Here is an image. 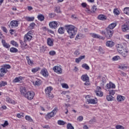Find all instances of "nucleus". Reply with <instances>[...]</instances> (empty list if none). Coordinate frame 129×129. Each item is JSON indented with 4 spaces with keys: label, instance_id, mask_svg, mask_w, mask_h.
Wrapping results in <instances>:
<instances>
[{
    "label": "nucleus",
    "instance_id": "nucleus-36",
    "mask_svg": "<svg viewBox=\"0 0 129 129\" xmlns=\"http://www.w3.org/2000/svg\"><path fill=\"white\" fill-rule=\"evenodd\" d=\"M82 67L83 68H84L86 70H89V69H90V68H89V66H88V65L86 63L83 64L82 66Z\"/></svg>",
    "mask_w": 129,
    "mask_h": 129
},
{
    "label": "nucleus",
    "instance_id": "nucleus-19",
    "mask_svg": "<svg viewBox=\"0 0 129 129\" xmlns=\"http://www.w3.org/2000/svg\"><path fill=\"white\" fill-rule=\"evenodd\" d=\"M106 88H107V89H109L110 88H115V85H114V84L110 82L109 84H107L106 85Z\"/></svg>",
    "mask_w": 129,
    "mask_h": 129
},
{
    "label": "nucleus",
    "instance_id": "nucleus-44",
    "mask_svg": "<svg viewBox=\"0 0 129 129\" xmlns=\"http://www.w3.org/2000/svg\"><path fill=\"white\" fill-rule=\"evenodd\" d=\"M2 126H3V127H6V126H8L9 125V122L8 121L6 120L4 124H1Z\"/></svg>",
    "mask_w": 129,
    "mask_h": 129
},
{
    "label": "nucleus",
    "instance_id": "nucleus-30",
    "mask_svg": "<svg viewBox=\"0 0 129 129\" xmlns=\"http://www.w3.org/2000/svg\"><path fill=\"white\" fill-rule=\"evenodd\" d=\"M125 99V98L122 96H117V101H123Z\"/></svg>",
    "mask_w": 129,
    "mask_h": 129
},
{
    "label": "nucleus",
    "instance_id": "nucleus-41",
    "mask_svg": "<svg viewBox=\"0 0 129 129\" xmlns=\"http://www.w3.org/2000/svg\"><path fill=\"white\" fill-rule=\"evenodd\" d=\"M11 44H12V45H13V46H15V47H19V44H18L17 42H16L14 40H12L11 41Z\"/></svg>",
    "mask_w": 129,
    "mask_h": 129
},
{
    "label": "nucleus",
    "instance_id": "nucleus-35",
    "mask_svg": "<svg viewBox=\"0 0 129 129\" xmlns=\"http://www.w3.org/2000/svg\"><path fill=\"white\" fill-rule=\"evenodd\" d=\"M123 56V57H126L127 56V51H122L121 52H119Z\"/></svg>",
    "mask_w": 129,
    "mask_h": 129
},
{
    "label": "nucleus",
    "instance_id": "nucleus-34",
    "mask_svg": "<svg viewBox=\"0 0 129 129\" xmlns=\"http://www.w3.org/2000/svg\"><path fill=\"white\" fill-rule=\"evenodd\" d=\"M58 32L59 34H64V33H65L64 31V27H60L58 30Z\"/></svg>",
    "mask_w": 129,
    "mask_h": 129
},
{
    "label": "nucleus",
    "instance_id": "nucleus-2",
    "mask_svg": "<svg viewBox=\"0 0 129 129\" xmlns=\"http://www.w3.org/2000/svg\"><path fill=\"white\" fill-rule=\"evenodd\" d=\"M58 109L57 107H55L54 109L50 113H48L47 115H45V118L48 120V119L53 117V116L57 113Z\"/></svg>",
    "mask_w": 129,
    "mask_h": 129
},
{
    "label": "nucleus",
    "instance_id": "nucleus-1",
    "mask_svg": "<svg viewBox=\"0 0 129 129\" xmlns=\"http://www.w3.org/2000/svg\"><path fill=\"white\" fill-rule=\"evenodd\" d=\"M67 33L71 39H73L77 33V28L72 25H67L64 26Z\"/></svg>",
    "mask_w": 129,
    "mask_h": 129
},
{
    "label": "nucleus",
    "instance_id": "nucleus-5",
    "mask_svg": "<svg viewBox=\"0 0 129 129\" xmlns=\"http://www.w3.org/2000/svg\"><path fill=\"white\" fill-rule=\"evenodd\" d=\"M52 90L53 88H52V87H47V88L45 89V93L48 95V97H53V94L51 93V91Z\"/></svg>",
    "mask_w": 129,
    "mask_h": 129
},
{
    "label": "nucleus",
    "instance_id": "nucleus-32",
    "mask_svg": "<svg viewBox=\"0 0 129 129\" xmlns=\"http://www.w3.org/2000/svg\"><path fill=\"white\" fill-rule=\"evenodd\" d=\"M10 52H11V53H17V52H18V51H19L18 50V49L15 48V47H11L10 49Z\"/></svg>",
    "mask_w": 129,
    "mask_h": 129
},
{
    "label": "nucleus",
    "instance_id": "nucleus-6",
    "mask_svg": "<svg viewBox=\"0 0 129 129\" xmlns=\"http://www.w3.org/2000/svg\"><path fill=\"white\" fill-rule=\"evenodd\" d=\"M32 31H29L24 36V43L27 42V41H31L32 40Z\"/></svg>",
    "mask_w": 129,
    "mask_h": 129
},
{
    "label": "nucleus",
    "instance_id": "nucleus-7",
    "mask_svg": "<svg viewBox=\"0 0 129 129\" xmlns=\"http://www.w3.org/2000/svg\"><path fill=\"white\" fill-rule=\"evenodd\" d=\"M95 92L97 96H100V97L103 96V92L101 91V88L100 87H97Z\"/></svg>",
    "mask_w": 129,
    "mask_h": 129
},
{
    "label": "nucleus",
    "instance_id": "nucleus-51",
    "mask_svg": "<svg viewBox=\"0 0 129 129\" xmlns=\"http://www.w3.org/2000/svg\"><path fill=\"white\" fill-rule=\"evenodd\" d=\"M97 10V8H96V6L95 5H93V7H92V11L93 13H95V11Z\"/></svg>",
    "mask_w": 129,
    "mask_h": 129
},
{
    "label": "nucleus",
    "instance_id": "nucleus-45",
    "mask_svg": "<svg viewBox=\"0 0 129 129\" xmlns=\"http://www.w3.org/2000/svg\"><path fill=\"white\" fill-rule=\"evenodd\" d=\"M49 54L50 55V56H54V55H56V51L51 50L49 52Z\"/></svg>",
    "mask_w": 129,
    "mask_h": 129
},
{
    "label": "nucleus",
    "instance_id": "nucleus-61",
    "mask_svg": "<svg viewBox=\"0 0 129 129\" xmlns=\"http://www.w3.org/2000/svg\"><path fill=\"white\" fill-rule=\"evenodd\" d=\"M2 29L4 32H5V33H8V30L7 29V28L3 27Z\"/></svg>",
    "mask_w": 129,
    "mask_h": 129
},
{
    "label": "nucleus",
    "instance_id": "nucleus-62",
    "mask_svg": "<svg viewBox=\"0 0 129 129\" xmlns=\"http://www.w3.org/2000/svg\"><path fill=\"white\" fill-rule=\"evenodd\" d=\"M20 43L22 47H23L24 46H25V44H26V43H25V42H23L22 40L20 41Z\"/></svg>",
    "mask_w": 129,
    "mask_h": 129
},
{
    "label": "nucleus",
    "instance_id": "nucleus-47",
    "mask_svg": "<svg viewBox=\"0 0 129 129\" xmlns=\"http://www.w3.org/2000/svg\"><path fill=\"white\" fill-rule=\"evenodd\" d=\"M113 13L114 15H116L117 16V15H119V11L117 9H114Z\"/></svg>",
    "mask_w": 129,
    "mask_h": 129
},
{
    "label": "nucleus",
    "instance_id": "nucleus-56",
    "mask_svg": "<svg viewBox=\"0 0 129 129\" xmlns=\"http://www.w3.org/2000/svg\"><path fill=\"white\" fill-rule=\"evenodd\" d=\"M118 58H119V56H115L112 58V60L113 61H117V60H118Z\"/></svg>",
    "mask_w": 129,
    "mask_h": 129
},
{
    "label": "nucleus",
    "instance_id": "nucleus-10",
    "mask_svg": "<svg viewBox=\"0 0 129 129\" xmlns=\"http://www.w3.org/2000/svg\"><path fill=\"white\" fill-rule=\"evenodd\" d=\"M90 35L92 38L96 39H99L100 40H104V37L101 36L99 35L96 34L95 33H90Z\"/></svg>",
    "mask_w": 129,
    "mask_h": 129
},
{
    "label": "nucleus",
    "instance_id": "nucleus-43",
    "mask_svg": "<svg viewBox=\"0 0 129 129\" xmlns=\"http://www.w3.org/2000/svg\"><path fill=\"white\" fill-rule=\"evenodd\" d=\"M67 128L68 129H74V127L72 126V124L70 123H69L67 125Z\"/></svg>",
    "mask_w": 129,
    "mask_h": 129
},
{
    "label": "nucleus",
    "instance_id": "nucleus-57",
    "mask_svg": "<svg viewBox=\"0 0 129 129\" xmlns=\"http://www.w3.org/2000/svg\"><path fill=\"white\" fill-rule=\"evenodd\" d=\"M99 52H100V53L101 54H104V52H103V49H102V48H101V47H100L99 48Z\"/></svg>",
    "mask_w": 129,
    "mask_h": 129
},
{
    "label": "nucleus",
    "instance_id": "nucleus-20",
    "mask_svg": "<svg viewBox=\"0 0 129 129\" xmlns=\"http://www.w3.org/2000/svg\"><path fill=\"white\" fill-rule=\"evenodd\" d=\"M106 45L107 47L111 48V47H113V46H114V43L112 41H108L106 42Z\"/></svg>",
    "mask_w": 129,
    "mask_h": 129
},
{
    "label": "nucleus",
    "instance_id": "nucleus-39",
    "mask_svg": "<svg viewBox=\"0 0 129 129\" xmlns=\"http://www.w3.org/2000/svg\"><path fill=\"white\" fill-rule=\"evenodd\" d=\"M25 119H26V120H28L30 122H32L33 121V119H32L30 116L26 115L25 116Z\"/></svg>",
    "mask_w": 129,
    "mask_h": 129
},
{
    "label": "nucleus",
    "instance_id": "nucleus-38",
    "mask_svg": "<svg viewBox=\"0 0 129 129\" xmlns=\"http://www.w3.org/2000/svg\"><path fill=\"white\" fill-rule=\"evenodd\" d=\"M26 59L27 60V62L29 65H33V64H34V63L33 62V61L30 59V57L27 56Z\"/></svg>",
    "mask_w": 129,
    "mask_h": 129
},
{
    "label": "nucleus",
    "instance_id": "nucleus-9",
    "mask_svg": "<svg viewBox=\"0 0 129 129\" xmlns=\"http://www.w3.org/2000/svg\"><path fill=\"white\" fill-rule=\"evenodd\" d=\"M58 24L56 21L50 22L49 24V26L51 29H56V28L58 27Z\"/></svg>",
    "mask_w": 129,
    "mask_h": 129
},
{
    "label": "nucleus",
    "instance_id": "nucleus-13",
    "mask_svg": "<svg viewBox=\"0 0 129 129\" xmlns=\"http://www.w3.org/2000/svg\"><path fill=\"white\" fill-rule=\"evenodd\" d=\"M40 74L43 75L44 77H48V76H49V74L46 69H43L40 72Z\"/></svg>",
    "mask_w": 129,
    "mask_h": 129
},
{
    "label": "nucleus",
    "instance_id": "nucleus-14",
    "mask_svg": "<svg viewBox=\"0 0 129 129\" xmlns=\"http://www.w3.org/2000/svg\"><path fill=\"white\" fill-rule=\"evenodd\" d=\"M81 79L83 81L85 82H89V77L87 75H83L81 77Z\"/></svg>",
    "mask_w": 129,
    "mask_h": 129
},
{
    "label": "nucleus",
    "instance_id": "nucleus-3",
    "mask_svg": "<svg viewBox=\"0 0 129 129\" xmlns=\"http://www.w3.org/2000/svg\"><path fill=\"white\" fill-rule=\"evenodd\" d=\"M106 32L105 34V37L107 39H110L112 37V35H113V30L109 29V28H106L105 29Z\"/></svg>",
    "mask_w": 129,
    "mask_h": 129
},
{
    "label": "nucleus",
    "instance_id": "nucleus-11",
    "mask_svg": "<svg viewBox=\"0 0 129 129\" xmlns=\"http://www.w3.org/2000/svg\"><path fill=\"white\" fill-rule=\"evenodd\" d=\"M53 71L55 72L56 73H57V74H61L62 73V69L58 66H55L53 68Z\"/></svg>",
    "mask_w": 129,
    "mask_h": 129
},
{
    "label": "nucleus",
    "instance_id": "nucleus-60",
    "mask_svg": "<svg viewBox=\"0 0 129 129\" xmlns=\"http://www.w3.org/2000/svg\"><path fill=\"white\" fill-rule=\"evenodd\" d=\"M80 37H81V34H78L77 35V36H76V38H75V40H78V39H80Z\"/></svg>",
    "mask_w": 129,
    "mask_h": 129
},
{
    "label": "nucleus",
    "instance_id": "nucleus-33",
    "mask_svg": "<svg viewBox=\"0 0 129 129\" xmlns=\"http://www.w3.org/2000/svg\"><path fill=\"white\" fill-rule=\"evenodd\" d=\"M123 13L124 14L127 15V16H129V8L128 7L125 8L123 10Z\"/></svg>",
    "mask_w": 129,
    "mask_h": 129
},
{
    "label": "nucleus",
    "instance_id": "nucleus-17",
    "mask_svg": "<svg viewBox=\"0 0 129 129\" xmlns=\"http://www.w3.org/2000/svg\"><path fill=\"white\" fill-rule=\"evenodd\" d=\"M98 79H100L101 81L102 82L101 83V86H103L104 85V83L106 82V80L103 77L99 76L98 77Z\"/></svg>",
    "mask_w": 129,
    "mask_h": 129
},
{
    "label": "nucleus",
    "instance_id": "nucleus-21",
    "mask_svg": "<svg viewBox=\"0 0 129 129\" xmlns=\"http://www.w3.org/2000/svg\"><path fill=\"white\" fill-rule=\"evenodd\" d=\"M54 42V40L50 38H47V44L48 46H53V43Z\"/></svg>",
    "mask_w": 129,
    "mask_h": 129
},
{
    "label": "nucleus",
    "instance_id": "nucleus-37",
    "mask_svg": "<svg viewBox=\"0 0 129 129\" xmlns=\"http://www.w3.org/2000/svg\"><path fill=\"white\" fill-rule=\"evenodd\" d=\"M26 21H28V22H33V21H34V20H35V18L34 17H26Z\"/></svg>",
    "mask_w": 129,
    "mask_h": 129
},
{
    "label": "nucleus",
    "instance_id": "nucleus-23",
    "mask_svg": "<svg viewBox=\"0 0 129 129\" xmlns=\"http://www.w3.org/2000/svg\"><path fill=\"white\" fill-rule=\"evenodd\" d=\"M6 101H7V102H9V103H12V104H16V102L15 101V100H12L10 97H7L6 98Z\"/></svg>",
    "mask_w": 129,
    "mask_h": 129
},
{
    "label": "nucleus",
    "instance_id": "nucleus-29",
    "mask_svg": "<svg viewBox=\"0 0 129 129\" xmlns=\"http://www.w3.org/2000/svg\"><path fill=\"white\" fill-rule=\"evenodd\" d=\"M87 101L92 104H96L97 103L94 99H88Z\"/></svg>",
    "mask_w": 129,
    "mask_h": 129
},
{
    "label": "nucleus",
    "instance_id": "nucleus-58",
    "mask_svg": "<svg viewBox=\"0 0 129 129\" xmlns=\"http://www.w3.org/2000/svg\"><path fill=\"white\" fill-rule=\"evenodd\" d=\"M42 127L43 128H47V129H50V126H49V125H45L42 126Z\"/></svg>",
    "mask_w": 129,
    "mask_h": 129
},
{
    "label": "nucleus",
    "instance_id": "nucleus-40",
    "mask_svg": "<svg viewBox=\"0 0 129 129\" xmlns=\"http://www.w3.org/2000/svg\"><path fill=\"white\" fill-rule=\"evenodd\" d=\"M40 69L41 68L39 67L33 69L32 70V72H33V73H36V72H38V71H39V70H40Z\"/></svg>",
    "mask_w": 129,
    "mask_h": 129
},
{
    "label": "nucleus",
    "instance_id": "nucleus-54",
    "mask_svg": "<svg viewBox=\"0 0 129 129\" xmlns=\"http://www.w3.org/2000/svg\"><path fill=\"white\" fill-rule=\"evenodd\" d=\"M77 120L78 121H82L83 120V116H79L78 118H77Z\"/></svg>",
    "mask_w": 129,
    "mask_h": 129
},
{
    "label": "nucleus",
    "instance_id": "nucleus-64",
    "mask_svg": "<svg viewBox=\"0 0 129 129\" xmlns=\"http://www.w3.org/2000/svg\"><path fill=\"white\" fill-rule=\"evenodd\" d=\"M120 69H121V70H125V69H126V67H120Z\"/></svg>",
    "mask_w": 129,
    "mask_h": 129
},
{
    "label": "nucleus",
    "instance_id": "nucleus-42",
    "mask_svg": "<svg viewBox=\"0 0 129 129\" xmlns=\"http://www.w3.org/2000/svg\"><path fill=\"white\" fill-rule=\"evenodd\" d=\"M57 123L59 125H64V124H65L66 122L63 120H59L57 121Z\"/></svg>",
    "mask_w": 129,
    "mask_h": 129
},
{
    "label": "nucleus",
    "instance_id": "nucleus-27",
    "mask_svg": "<svg viewBox=\"0 0 129 129\" xmlns=\"http://www.w3.org/2000/svg\"><path fill=\"white\" fill-rule=\"evenodd\" d=\"M38 20L40 21V22H43L44 20H45V17L43 16V15L40 14L37 16Z\"/></svg>",
    "mask_w": 129,
    "mask_h": 129
},
{
    "label": "nucleus",
    "instance_id": "nucleus-50",
    "mask_svg": "<svg viewBox=\"0 0 129 129\" xmlns=\"http://www.w3.org/2000/svg\"><path fill=\"white\" fill-rule=\"evenodd\" d=\"M116 129H124V127H123V126H122V125L118 124L116 125Z\"/></svg>",
    "mask_w": 129,
    "mask_h": 129
},
{
    "label": "nucleus",
    "instance_id": "nucleus-24",
    "mask_svg": "<svg viewBox=\"0 0 129 129\" xmlns=\"http://www.w3.org/2000/svg\"><path fill=\"white\" fill-rule=\"evenodd\" d=\"M83 59H85V55H82L80 56L79 58H76V63H79L81 60H83Z\"/></svg>",
    "mask_w": 129,
    "mask_h": 129
},
{
    "label": "nucleus",
    "instance_id": "nucleus-16",
    "mask_svg": "<svg viewBox=\"0 0 129 129\" xmlns=\"http://www.w3.org/2000/svg\"><path fill=\"white\" fill-rule=\"evenodd\" d=\"M19 23L17 21L13 20L10 22V26L12 28H15V27H18Z\"/></svg>",
    "mask_w": 129,
    "mask_h": 129
},
{
    "label": "nucleus",
    "instance_id": "nucleus-28",
    "mask_svg": "<svg viewBox=\"0 0 129 129\" xmlns=\"http://www.w3.org/2000/svg\"><path fill=\"white\" fill-rule=\"evenodd\" d=\"M2 43H3L4 47H5V48H7V49H9V48H10V47H11V45H10V44L6 43V41H5V40L2 41Z\"/></svg>",
    "mask_w": 129,
    "mask_h": 129
},
{
    "label": "nucleus",
    "instance_id": "nucleus-8",
    "mask_svg": "<svg viewBox=\"0 0 129 129\" xmlns=\"http://www.w3.org/2000/svg\"><path fill=\"white\" fill-rule=\"evenodd\" d=\"M20 91L21 92V95H23L24 97L26 96L28 91L26 90V88L25 87H21L20 88Z\"/></svg>",
    "mask_w": 129,
    "mask_h": 129
},
{
    "label": "nucleus",
    "instance_id": "nucleus-25",
    "mask_svg": "<svg viewBox=\"0 0 129 129\" xmlns=\"http://www.w3.org/2000/svg\"><path fill=\"white\" fill-rule=\"evenodd\" d=\"M34 85H35L36 86H40L41 84H42V81L40 80L37 79L35 82H33Z\"/></svg>",
    "mask_w": 129,
    "mask_h": 129
},
{
    "label": "nucleus",
    "instance_id": "nucleus-53",
    "mask_svg": "<svg viewBox=\"0 0 129 129\" xmlns=\"http://www.w3.org/2000/svg\"><path fill=\"white\" fill-rule=\"evenodd\" d=\"M55 16H56V14H55V13H49V18H53L55 17Z\"/></svg>",
    "mask_w": 129,
    "mask_h": 129
},
{
    "label": "nucleus",
    "instance_id": "nucleus-4",
    "mask_svg": "<svg viewBox=\"0 0 129 129\" xmlns=\"http://www.w3.org/2000/svg\"><path fill=\"white\" fill-rule=\"evenodd\" d=\"M34 96H35V93L33 91H28L25 95L26 98H27L29 100H32L33 98H34Z\"/></svg>",
    "mask_w": 129,
    "mask_h": 129
},
{
    "label": "nucleus",
    "instance_id": "nucleus-15",
    "mask_svg": "<svg viewBox=\"0 0 129 129\" xmlns=\"http://www.w3.org/2000/svg\"><path fill=\"white\" fill-rule=\"evenodd\" d=\"M122 32H127L129 31V25L128 24H124L121 27Z\"/></svg>",
    "mask_w": 129,
    "mask_h": 129
},
{
    "label": "nucleus",
    "instance_id": "nucleus-12",
    "mask_svg": "<svg viewBox=\"0 0 129 129\" xmlns=\"http://www.w3.org/2000/svg\"><path fill=\"white\" fill-rule=\"evenodd\" d=\"M0 77H4V76H5V74L8 73V70L4 68H2L0 69Z\"/></svg>",
    "mask_w": 129,
    "mask_h": 129
},
{
    "label": "nucleus",
    "instance_id": "nucleus-48",
    "mask_svg": "<svg viewBox=\"0 0 129 129\" xmlns=\"http://www.w3.org/2000/svg\"><path fill=\"white\" fill-rule=\"evenodd\" d=\"M3 68H4L5 69H10L11 66H10V64H4Z\"/></svg>",
    "mask_w": 129,
    "mask_h": 129
},
{
    "label": "nucleus",
    "instance_id": "nucleus-55",
    "mask_svg": "<svg viewBox=\"0 0 129 129\" xmlns=\"http://www.w3.org/2000/svg\"><path fill=\"white\" fill-rule=\"evenodd\" d=\"M13 82L14 83H17V82H20V80H19V78H16L13 81Z\"/></svg>",
    "mask_w": 129,
    "mask_h": 129
},
{
    "label": "nucleus",
    "instance_id": "nucleus-52",
    "mask_svg": "<svg viewBox=\"0 0 129 129\" xmlns=\"http://www.w3.org/2000/svg\"><path fill=\"white\" fill-rule=\"evenodd\" d=\"M62 87L63 88H66V89H68L69 88V86L67 84H62Z\"/></svg>",
    "mask_w": 129,
    "mask_h": 129
},
{
    "label": "nucleus",
    "instance_id": "nucleus-49",
    "mask_svg": "<svg viewBox=\"0 0 129 129\" xmlns=\"http://www.w3.org/2000/svg\"><path fill=\"white\" fill-rule=\"evenodd\" d=\"M109 94L110 95H114L115 93V91L113 90H109Z\"/></svg>",
    "mask_w": 129,
    "mask_h": 129
},
{
    "label": "nucleus",
    "instance_id": "nucleus-26",
    "mask_svg": "<svg viewBox=\"0 0 129 129\" xmlns=\"http://www.w3.org/2000/svg\"><path fill=\"white\" fill-rule=\"evenodd\" d=\"M115 27H116V23H111L108 26V27L107 28H109V29L110 30H113V29H114Z\"/></svg>",
    "mask_w": 129,
    "mask_h": 129
},
{
    "label": "nucleus",
    "instance_id": "nucleus-31",
    "mask_svg": "<svg viewBox=\"0 0 129 129\" xmlns=\"http://www.w3.org/2000/svg\"><path fill=\"white\" fill-rule=\"evenodd\" d=\"M114 98V97L111 96V95H109L106 96V99L108 101H112Z\"/></svg>",
    "mask_w": 129,
    "mask_h": 129
},
{
    "label": "nucleus",
    "instance_id": "nucleus-63",
    "mask_svg": "<svg viewBox=\"0 0 129 129\" xmlns=\"http://www.w3.org/2000/svg\"><path fill=\"white\" fill-rule=\"evenodd\" d=\"M75 55H76V56H78V55H79V54H80V53H79V51H76L74 53Z\"/></svg>",
    "mask_w": 129,
    "mask_h": 129
},
{
    "label": "nucleus",
    "instance_id": "nucleus-59",
    "mask_svg": "<svg viewBox=\"0 0 129 129\" xmlns=\"http://www.w3.org/2000/svg\"><path fill=\"white\" fill-rule=\"evenodd\" d=\"M36 24H35L34 23H32L30 24V26L31 27V29H34V27H35Z\"/></svg>",
    "mask_w": 129,
    "mask_h": 129
},
{
    "label": "nucleus",
    "instance_id": "nucleus-46",
    "mask_svg": "<svg viewBox=\"0 0 129 129\" xmlns=\"http://www.w3.org/2000/svg\"><path fill=\"white\" fill-rule=\"evenodd\" d=\"M7 85V82L2 81L0 83V87H3V86H6Z\"/></svg>",
    "mask_w": 129,
    "mask_h": 129
},
{
    "label": "nucleus",
    "instance_id": "nucleus-18",
    "mask_svg": "<svg viewBox=\"0 0 129 129\" xmlns=\"http://www.w3.org/2000/svg\"><path fill=\"white\" fill-rule=\"evenodd\" d=\"M117 50L119 53H121L123 51V46L121 44H117L116 45Z\"/></svg>",
    "mask_w": 129,
    "mask_h": 129
},
{
    "label": "nucleus",
    "instance_id": "nucleus-22",
    "mask_svg": "<svg viewBox=\"0 0 129 129\" xmlns=\"http://www.w3.org/2000/svg\"><path fill=\"white\" fill-rule=\"evenodd\" d=\"M98 19H99V20H101V21H105L107 19V17L105 15H100L98 16Z\"/></svg>",
    "mask_w": 129,
    "mask_h": 129
}]
</instances>
